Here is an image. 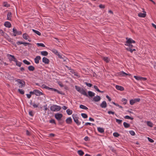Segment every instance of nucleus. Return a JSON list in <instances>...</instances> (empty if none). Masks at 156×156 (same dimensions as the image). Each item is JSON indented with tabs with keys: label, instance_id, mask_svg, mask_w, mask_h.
I'll use <instances>...</instances> for the list:
<instances>
[{
	"label": "nucleus",
	"instance_id": "14",
	"mask_svg": "<svg viewBox=\"0 0 156 156\" xmlns=\"http://www.w3.org/2000/svg\"><path fill=\"white\" fill-rule=\"evenodd\" d=\"M101 98L98 95H97L94 97L93 99V101L95 102H98L100 100Z\"/></svg>",
	"mask_w": 156,
	"mask_h": 156
},
{
	"label": "nucleus",
	"instance_id": "12",
	"mask_svg": "<svg viewBox=\"0 0 156 156\" xmlns=\"http://www.w3.org/2000/svg\"><path fill=\"white\" fill-rule=\"evenodd\" d=\"M100 107L102 108H106L107 106V104L105 101H103L100 105Z\"/></svg>",
	"mask_w": 156,
	"mask_h": 156
},
{
	"label": "nucleus",
	"instance_id": "48",
	"mask_svg": "<svg viewBox=\"0 0 156 156\" xmlns=\"http://www.w3.org/2000/svg\"><path fill=\"white\" fill-rule=\"evenodd\" d=\"M134 77L136 79L138 80H141V77L140 76H134Z\"/></svg>",
	"mask_w": 156,
	"mask_h": 156
},
{
	"label": "nucleus",
	"instance_id": "32",
	"mask_svg": "<svg viewBox=\"0 0 156 156\" xmlns=\"http://www.w3.org/2000/svg\"><path fill=\"white\" fill-rule=\"evenodd\" d=\"M16 63V65L19 67H20L22 64V62L18 61L17 60L15 62Z\"/></svg>",
	"mask_w": 156,
	"mask_h": 156
},
{
	"label": "nucleus",
	"instance_id": "54",
	"mask_svg": "<svg viewBox=\"0 0 156 156\" xmlns=\"http://www.w3.org/2000/svg\"><path fill=\"white\" fill-rule=\"evenodd\" d=\"M126 49L128 51H130L131 53H132L133 52V50H132V48H126Z\"/></svg>",
	"mask_w": 156,
	"mask_h": 156
},
{
	"label": "nucleus",
	"instance_id": "28",
	"mask_svg": "<svg viewBox=\"0 0 156 156\" xmlns=\"http://www.w3.org/2000/svg\"><path fill=\"white\" fill-rule=\"evenodd\" d=\"M102 58L107 63L108 62L110 61V60L107 57H103Z\"/></svg>",
	"mask_w": 156,
	"mask_h": 156
},
{
	"label": "nucleus",
	"instance_id": "33",
	"mask_svg": "<svg viewBox=\"0 0 156 156\" xmlns=\"http://www.w3.org/2000/svg\"><path fill=\"white\" fill-rule=\"evenodd\" d=\"M94 88L98 92L100 93H103L104 92L100 90L97 86L94 85Z\"/></svg>",
	"mask_w": 156,
	"mask_h": 156
},
{
	"label": "nucleus",
	"instance_id": "16",
	"mask_svg": "<svg viewBox=\"0 0 156 156\" xmlns=\"http://www.w3.org/2000/svg\"><path fill=\"white\" fill-rule=\"evenodd\" d=\"M115 88L117 90H119L121 91H123L124 90L123 87L119 85H116Z\"/></svg>",
	"mask_w": 156,
	"mask_h": 156
},
{
	"label": "nucleus",
	"instance_id": "21",
	"mask_svg": "<svg viewBox=\"0 0 156 156\" xmlns=\"http://www.w3.org/2000/svg\"><path fill=\"white\" fill-rule=\"evenodd\" d=\"M28 69L30 71H33L35 70V67L32 66H30L28 67Z\"/></svg>",
	"mask_w": 156,
	"mask_h": 156
},
{
	"label": "nucleus",
	"instance_id": "50",
	"mask_svg": "<svg viewBox=\"0 0 156 156\" xmlns=\"http://www.w3.org/2000/svg\"><path fill=\"white\" fill-rule=\"evenodd\" d=\"M44 86L43 87L44 88L47 89L48 90H51V88H50L46 85H43L42 86Z\"/></svg>",
	"mask_w": 156,
	"mask_h": 156
},
{
	"label": "nucleus",
	"instance_id": "4",
	"mask_svg": "<svg viewBox=\"0 0 156 156\" xmlns=\"http://www.w3.org/2000/svg\"><path fill=\"white\" fill-rule=\"evenodd\" d=\"M55 116L56 119L58 121H59L61 120L63 116V115L62 114L57 113L55 114Z\"/></svg>",
	"mask_w": 156,
	"mask_h": 156
},
{
	"label": "nucleus",
	"instance_id": "38",
	"mask_svg": "<svg viewBox=\"0 0 156 156\" xmlns=\"http://www.w3.org/2000/svg\"><path fill=\"white\" fill-rule=\"evenodd\" d=\"M113 135L114 136L118 137L120 136V135L117 132H115L113 133Z\"/></svg>",
	"mask_w": 156,
	"mask_h": 156
},
{
	"label": "nucleus",
	"instance_id": "31",
	"mask_svg": "<svg viewBox=\"0 0 156 156\" xmlns=\"http://www.w3.org/2000/svg\"><path fill=\"white\" fill-rule=\"evenodd\" d=\"M32 31L36 34H37L39 36L41 35V33L39 31L35 30L34 29H32Z\"/></svg>",
	"mask_w": 156,
	"mask_h": 156
},
{
	"label": "nucleus",
	"instance_id": "3",
	"mask_svg": "<svg viewBox=\"0 0 156 156\" xmlns=\"http://www.w3.org/2000/svg\"><path fill=\"white\" fill-rule=\"evenodd\" d=\"M72 117L74 121L75 122L76 124L79 125L80 124V122H79L78 120V117L77 114H73L72 115Z\"/></svg>",
	"mask_w": 156,
	"mask_h": 156
},
{
	"label": "nucleus",
	"instance_id": "42",
	"mask_svg": "<svg viewBox=\"0 0 156 156\" xmlns=\"http://www.w3.org/2000/svg\"><path fill=\"white\" fill-rule=\"evenodd\" d=\"M124 118L126 119H130L131 120H133V118L131 117L128 115L125 116L124 117Z\"/></svg>",
	"mask_w": 156,
	"mask_h": 156
},
{
	"label": "nucleus",
	"instance_id": "24",
	"mask_svg": "<svg viewBox=\"0 0 156 156\" xmlns=\"http://www.w3.org/2000/svg\"><path fill=\"white\" fill-rule=\"evenodd\" d=\"M123 126L125 128H128L130 126V125L129 124L126 123V122H124L123 123Z\"/></svg>",
	"mask_w": 156,
	"mask_h": 156
},
{
	"label": "nucleus",
	"instance_id": "57",
	"mask_svg": "<svg viewBox=\"0 0 156 156\" xmlns=\"http://www.w3.org/2000/svg\"><path fill=\"white\" fill-rule=\"evenodd\" d=\"M108 113L109 114H112L113 115L115 114V112H112V111H108Z\"/></svg>",
	"mask_w": 156,
	"mask_h": 156
},
{
	"label": "nucleus",
	"instance_id": "20",
	"mask_svg": "<svg viewBox=\"0 0 156 156\" xmlns=\"http://www.w3.org/2000/svg\"><path fill=\"white\" fill-rule=\"evenodd\" d=\"M88 96H89L90 97H93L94 96L95 94L94 93L90 91H88Z\"/></svg>",
	"mask_w": 156,
	"mask_h": 156
},
{
	"label": "nucleus",
	"instance_id": "45",
	"mask_svg": "<svg viewBox=\"0 0 156 156\" xmlns=\"http://www.w3.org/2000/svg\"><path fill=\"white\" fill-rule=\"evenodd\" d=\"M127 100L125 98H123L122 99V102H124L123 104L125 105L126 104Z\"/></svg>",
	"mask_w": 156,
	"mask_h": 156
},
{
	"label": "nucleus",
	"instance_id": "34",
	"mask_svg": "<svg viewBox=\"0 0 156 156\" xmlns=\"http://www.w3.org/2000/svg\"><path fill=\"white\" fill-rule=\"evenodd\" d=\"M75 87L76 90L79 92H80V91L82 89V88H81L80 87L77 86H75Z\"/></svg>",
	"mask_w": 156,
	"mask_h": 156
},
{
	"label": "nucleus",
	"instance_id": "10",
	"mask_svg": "<svg viewBox=\"0 0 156 156\" xmlns=\"http://www.w3.org/2000/svg\"><path fill=\"white\" fill-rule=\"evenodd\" d=\"M28 43L26 42H23L21 41H18L16 42V44L18 45H19L21 44H23L25 46H26L27 45H28V44H28Z\"/></svg>",
	"mask_w": 156,
	"mask_h": 156
},
{
	"label": "nucleus",
	"instance_id": "44",
	"mask_svg": "<svg viewBox=\"0 0 156 156\" xmlns=\"http://www.w3.org/2000/svg\"><path fill=\"white\" fill-rule=\"evenodd\" d=\"M116 122H117L119 124H121L122 121V120L119 119H115Z\"/></svg>",
	"mask_w": 156,
	"mask_h": 156
},
{
	"label": "nucleus",
	"instance_id": "6",
	"mask_svg": "<svg viewBox=\"0 0 156 156\" xmlns=\"http://www.w3.org/2000/svg\"><path fill=\"white\" fill-rule=\"evenodd\" d=\"M8 57L10 61H13L15 62L16 61L17 59L14 55H8Z\"/></svg>",
	"mask_w": 156,
	"mask_h": 156
},
{
	"label": "nucleus",
	"instance_id": "58",
	"mask_svg": "<svg viewBox=\"0 0 156 156\" xmlns=\"http://www.w3.org/2000/svg\"><path fill=\"white\" fill-rule=\"evenodd\" d=\"M148 141L151 143H152L154 142V141L153 140H152V139H151L149 137H148Z\"/></svg>",
	"mask_w": 156,
	"mask_h": 156
},
{
	"label": "nucleus",
	"instance_id": "52",
	"mask_svg": "<svg viewBox=\"0 0 156 156\" xmlns=\"http://www.w3.org/2000/svg\"><path fill=\"white\" fill-rule=\"evenodd\" d=\"M85 84H86L87 86L89 87H92V84H91V83H87V82H85Z\"/></svg>",
	"mask_w": 156,
	"mask_h": 156
},
{
	"label": "nucleus",
	"instance_id": "35",
	"mask_svg": "<svg viewBox=\"0 0 156 156\" xmlns=\"http://www.w3.org/2000/svg\"><path fill=\"white\" fill-rule=\"evenodd\" d=\"M66 112L68 115H70L72 114L73 111L72 110H70L69 109L66 110Z\"/></svg>",
	"mask_w": 156,
	"mask_h": 156
},
{
	"label": "nucleus",
	"instance_id": "2",
	"mask_svg": "<svg viewBox=\"0 0 156 156\" xmlns=\"http://www.w3.org/2000/svg\"><path fill=\"white\" fill-rule=\"evenodd\" d=\"M61 109V107L57 105H53L50 108L51 110L53 112L59 111Z\"/></svg>",
	"mask_w": 156,
	"mask_h": 156
},
{
	"label": "nucleus",
	"instance_id": "53",
	"mask_svg": "<svg viewBox=\"0 0 156 156\" xmlns=\"http://www.w3.org/2000/svg\"><path fill=\"white\" fill-rule=\"evenodd\" d=\"M49 122H50V123H54L55 124H56L55 122V121L54 119H51L49 121Z\"/></svg>",
	"mask_w": 156,
	"mask_h": 156
},
{
	"label": "nucleus",
	"instance_id": "1",
	"mask_svg": "<svg viewBox=\"0 0 156 156\" xmlns=\"http://www.w3.org/2000/svg\"><path fill=\"white\" fill-rule=\"evenodd\" d=\"M126 39L127 40V41H126V44H125V45L128 46L129 47V48H132L133 46L132 44V43H135L136 42L135 41L130 38H128V37H126Z\"/></svg>",
	"mask_w": 156,
	"mask_h": 156
},
{
	"label": "nucleus",
	"instance_id": "19",
	"mask_svg": "<svg viewBox=\"0 0 156 156\" xmlns=\"http://www.w3.org/2000/svg\"><path fill=\"white\" fill-rule=\"evenodd\" d=\"M66 122L67 124H70L72 122V119L71 117H69L66 119Z\"/></svg>",
	"mask_w": 156,
	"mask_h": 156
},
{
	"label": "nucleus",
	"instance_id": "46",
	"mask_svg": "<svg viewBox=\"0 0 156 156\" xmlns=\"http://www.w3.org/2000/svg\"><path fill=\"white\" fill-rule=\"evenodd\" d=\"M37 44L39 46H41L43 47H45V45L43 43H37Z\"/></svg>",
	"mask_w": 156,
	"mask_h": 156
},
{
	"label": "nucleus",
	"instance_id": "9",
	"mask_svg": "<svg viewBox=\"0 0 156 156\" xmlns=\"http://www.w3.org/2000/svg\"><path fill=\"white\" fill-rule=\"evenodd\" d=\"M12 31L14 33L16 34L17 35H20L22 34V33L21 31H17V30L15 28L13 29Z\"/></svg>",
	"mask_w": 156,
	"mask_h": 156
},
{
	"label": "nucleus",
	"instance_id": "17",
	"mask_svg": "<svg viewBox=\"0 0 156 156\" xmlns=\"http://www.w3.org/2000/svg\"><path fill=\"white\" fill-rule=\"evenodd\" d=\"M4 25L5 27L8 28H10L11 26V24L10 22L8 21L5 22L4 23Z\"/></svg>",
	"mask_w": 156,
	"mask_h": 156
},
{
	"label": "nucleus",
	"instance_id": "37",
	"mask_svg": "<svg viewBox=\"0 0 156 156\" xmlns=\"http://www.w3.org/2000/svg\"><path fill=\"white\" fill-rule=\"evenodd\" d=\"M23 62L25 63V64L27 65H29L30 64V63L28 61L26 60H24L23 61Z\"/></svg>",
	"mask_w": 156,
	"mask_h": 156
},
{
	"label": "nucleus",
	"instance_id": "51",
	"mask_svg": "<svg viewBox=\"0 0 156 156\" xmlns=\"http://www.w3.org/2000/svg\"><path fill=\"white\" fill-rule=\"evenodd\" d=\"M129 133L131 135L134 136L135 135V133L133 130L129 131Z\"/></svg>",
	"mask_w": 156,
	"mask_h": 156
},
{
	"label": "nucleus",
	"instance_id": "22",
	"mask_svg": "<svg viewBox=\"0 0 156 156\" xmlns=\"http://www.w3.org/2000/svg\"><path fill=\"white\" fill-rule=\"evenodd\" d=\"M51 91H54L57 92L58 94H63V93L62 91H59L56 89L51 88Z\"/></svg>",
	"mask_w": 156,
	"mask_h": 156
},
{
	"label": "nucleus",
	"instance_id": "39",
	"mask_svg": "<svg viewBox=\"0 0 156 156\" xmlns=\"http://www.w3.org/2000/svg\"><path fill=\"white\" fill-rule=\"evenodd\" d=\"M18 92L21 94H23L24 93V91L22 89H18Z\"/></svg>",
	"mask_w": 156,
	"mask_h": 156
},
{
	"label": "nucleus",
	"instance_id": "41",
	"mask_svg": "<svg viewBox=\"0 0 156 156\" xmlns=\"http://www.w3.org/2000/svg\"><path fill=\"white\" fill-rule=\"evenodd\" d=\"M147 124L148 126L150 127H152L153 126V124L150 121H147Z\"/></svg>",
	"mask_w": 156,
	"mask_h": 156
},
{
	"label": "nucleus",
	"instance_id": "13",
	"mask_svg": "<svg viewBox=\"0 0 156 156\" xmlns=\"http://www.w3.org/2000/svg\"><path fill=\"white\" fill-rule=\"evenodd\" d=\"M42 62L46 64H48L49 63V60L47 58L44 57L42 58Z\"/></svg>",
	"mask_w": 156,
	"mask_h": 156
},
{
	"label": "nucleus",
	"instance_id": "18",
	"mask_svg": "<svg viewBox=\"0 0 156 156\" xmlns=\"http://www.w3.org/2000/svg\"><path fill=\"white\" fill-rule=\"evenodd\" d=\"M80 93L81 94L87 97H88V95L87 94V93H86V91L83 88H82Z\"/></svg>",
	"mask_w": 156,
	"mask_h": 156
},
{
	"label": "nucleus",
	"instance_id": "62",
	"mask_svg": "<svg viewBox=\"0 0 156 156\" xmlns=\"http://www.w3.org/2000/svg\"><path fill=\"white\" fill-rule=\"evenodd\" d=\"M28 44H28V46L29 48L30 49L32 47V44L30 43H28Z\"/></svg>",
	"mask_w": 156,
	"mask_h": 156
},
{
	"label": "nucleus",
	"instance_id": "56",
	"mask_svg": "<svg viewBox=\"0 0 156 156\" xmlns=\"http://www.w3.org/2000/svg\"><path fill=\"white\" fill-rule=\"evenodd\" d=\"M84 140L86 141H88L89 140V138L87 136H86L84 138Z\"/></svg>",
	"mask_w": 156,
	"mask_h": 156
},
{
	"label": "nucleus",
	"instance_id": "30",
	"mask_svg": "<svg viewBox=\"0 0 156 156\" xmlns=\"http://www.w3.org/2000/svg\"><path fill=\"white\" fill-rule=\"evenodd\" d=\"M78 153L81 156H83L84 154V152L81 150L78 151Z\"/></svg>",
	"mask_w": 156,
	"mask_h": 156
},
{
	"label": "nucleus",
	"instance_id": "43",
	"mask_svg": "<svg viewBox=\"0 0 156 156\" xmlns=\"http://www.w3.org/2000/svg\"><path fill=\"white\" fill-rule=\"evenodd\" d=\"M3 5L4 6L6 7H9L10 6V5L9 4H8L6 2H4Z\"/></svg>",
	"mask_w": 156,
	"mask_h": 156
},
{
	"label": "nucleus",
	"instance_id": "64",
	"mask_svg": "<svg viewBox=\"0 0 156 156\" xmlns=\"http://www.w3.org/2000/svg\"><path fill=\"white\" fill-rule=\"evenodd\" d=\"M44 110L46 111L48 110L47 105H46L44 106Z\"/></svg>",
	"mask_w": 156,
	"mask_h": 156
},
{
	"label": "nucleus",
	"instance_id": "40",
	"mask_svg": "<svg viewBox=\"0 0 156 156\" xmlns=\"http://www.w3.org/2000/svg\"><path fill=\"white\" fill-rule=\"evenodd\" d=\"M81 115L84 119L87 118L88 117L87 115L85 113H82L81 114Z\"/></svg>",
	"mask_w": 156,
	"mask_h": 156
},
{
	"label": "nucleus",
	"instance_id": "23",
	"mask_svg": "<svg viewBox=\"0 0 156 156\" xmlns=\"http://www.w3.org/2000/svg\"><path fill=\"white\" fill-rule=\"evenodd\" d=\"M23 38L25 40L28 39V38L29 37V36L26 33H24L23 34Z\"/></svg>",
	"mask_w": 156,
	"mask_h": 156
},
{
	"label": "nucleus",
	"instance_id": "49",
	"mask_svg": "<svg viewBox=\"0 0 156 156\" xmlns=\"http://www.w3.org/2000/svg\"><path fill=\"white\" fill-rule=\"evenodd\" d=\"M110 150L112 151L113 152H115V151L114 149V148L112 146H109Z\"/></svg>",
	"mask_w": 156,
	"mask_h": 156
},
{
	"label": "nucleus",
	"instance_id": "5",
	"mask_svg": "<svg viewBox=\"0 0 156 156\" xmlns=\"http://www.w3.org/2000/svg\"><path fill=\"white\" fill-rule=\"evenodd\" d=\"M17 81L18 82V84L20 85L19 86L20 88H22L23 87L25 86V81H23L22 82L21 80L20 79L18 80Z\"/></svg>",
	"mask_w": 156,
	"mask_h": 156
},
{
	"label": "nucleus",
	"instance_id": "36",
	"mask_svg": "<svg viewBox=\"0 0 156 156\" xmlns=\"http://www.w3.org/2000/svg\"><path fill=\"white\" fill-rule=\"evenodd\" d=\"M51 51L54 53L56 55H57L59 53L58 52V51L55 49H53L51 50Z\"/></svg>",
	"mask_w": 156,
	"mask_h": 156
},
{
	"label": "nucleus",
	"instance_id": "60",
	"mask_svg": "<svg viewBox=\"0 0 156 156\" xmlns=\"http://www.w3.org/2000/svg\"><path fill=\"white\" fill-rule=\"evenodd\" d=\"M99 7L100 8H105V6L104 5H102V4H101V5H99Z\"/></svg>",
	"mask_w": 156,
	"mask_h": 156
},
{
	"label": "nucleus",
	"instance_id": "25",
	"mask_svg": "<svg viewBox=\"0 0 156 156\" xmlns=\"http://www.w3.org/2000/svg\"><path fill=\"white\" fill-rule=\"evenodd\" d=\"M41 54L43 56H46L48 55V52L46 51H43L41 52Z\"/></svg>",
	"mask_w": 156,
	"mask_h": 156
},
{
	"label": "nucleus",
	"instance_id": "11",
	"mask_svg": "<svg viewBox=\"0 0 156 156\" xmlns=\"http://www.w3.org/2000/svg\"><path fill=\"white\" fill-rule=\"evenodd\" d=\"M41 59V57L39 56H37L34 59L35 62L36 64L39 63V60Z\"/></svg>",
	"mask_w": 156,
	"mask_h": 156
},
{
	"label": "nucleus",
	"instance_id": "61",
	"mask_svg": "<svg viewBox=\"0 0 156 156\" xmlns=\"http://www.w3.org/2000/svg\"><path fill=\"white\" fill-rule=\"evenodd\" d=\"M106 97L108 99V101H111V98L108 95L106 96Z\"/></svg>",
	"mask_w": 156,
	"mask_h": 156
},
{
	"label": "nucleus",
	"instance_id": "8",
	"mask_svg": "<svg viewBox=\"0 0 156 156\" xmlns=\"http://www.w3.org/2000/svg\"><path fill=\"white\" fill-rule=\"evenodd\" d=\"M118 74L121 76H124L127 75L130 76L131 75L130 74L126 73L122 71L119 73Z\"/></svg>",
	"mask_w": 156,
	"mask_h": 156
},
{
	"label": "nucleus",
	"instance_id": "7",
	"mask_svg": "<svg viewBox=\"0 0 156 156\" xmlns=\"http://www.w3.org/2000/svg\"><path fill=\"white\" fill-rule=\"evenodd\" d=\"M35 94L37 96H40L41 95H43L44 94L38 90H34Z\"/></svg>",
	"mask_w": 156,
	"mask_h": 156
},
{
	"label": "nucleus",
	"instance_id": "47",
	"mask_svg": "<svg viewBox=\"0 0 156 156\" xmlns=\"http://www.w3.org/2000/svg\"><path fill=\"white\" fill-rule=\"evenodd\" d=\"M135 103V101H134V99H131L130 100V104L131 105H133Z\"/></svg>",
	"mask_w": 156,
	"mask_h": 156
},
{
	"label": "nucleus",
	"instance_id": "27",
	"mask_svg": "<svg viewBox=\"0 0 156 156\" xmlns=\"http://www.w3.org/2000/svg\"><path fill=\"white\" fill-rule=\"evenodd\" d=\"M138 16L140 17H144L146 16V14L145 13H140L138 14Z\"/></svg>",
	"mask_w": 156,
	"mask_h": 156
},
{
	"label": "nucleus",
	"instance_id": "15",
	"mask_svg": "<svg viewBox=\"0 0 156 156\" xmlns=\"http://www.w3.org/2000/svg\"><path fill=\"white\" fill-rule=\"evenodd\" d=\"M12 17V13L11 12H8L7 15V20H11V17Z\"/></svg>",
	"mask_w": 156,
	"mask_h": 156
},
{
	"label": "nucleus",
	"instance_id": "55",
	"mask_svg": "<svg viewBox=\"0 0 156 156\" xmlns=\"http://www.w3.org/2000/svg\"><path fill=\"white\" fill-rule=\"evenodd\" d=\"M74 74L75 76L78 77H80V76L78 73L75 72L74 73Z\"/></svg>",
	"mask_w": 156,
	"mask_h": 156
},
{
	"label": "nucleus",
	"instance_id": "29",
	"mask_svg": "<svg viewBox=\"0 0 156 156\" xmlns=\"http://www.w3.org/2000/svg\"><path fill=\"white\" fill-rule=\"evenodd\" d=\"M80 107L81 108L85 110H87L88 109V108L87 107L82 105H80Z\"/></svg>",
	"mask_w": 156,
	"mask_h": 156
},
{
	"label": "nucleus",
	"instance_id": "63",
	"mask_svg": "<svg viewBox=\"0 0 156 156\" xmlns=\"http://www.w3.org/2000/svg\"><path fill=\"white\" fill-rule=\"evenodd\" d=\"M58 121V123H59V124H60V125H62L63 123V122L64 121H62V120H60L59 121Z\"/></svg>",
	"mask_w": 156,
	"mask_h": 156
},
{
	"label": "nucleus",
	"instance_id": "26",
	"mask_svg": "<svg viewBox=\"0 0 156 156\" xmlns=\"http://www.w3.org/2000/svg\"><path fill=\"white\" fill-rule=\"evenodd\" d=\"M98 130L100 133H103L104 132V129L103 128L101 127H98Z\"/></svg>",
	"mask_w": 156,
	"mask_h": 156
},
{
	"label": "nucleus",
	"instance_id": "59",
	"mask_svg": "<svg viewBox=\"0 0 156 156\" xmlns=\"http://www.w3.org/2000/svg\"><path fill=\"white\" fill-rule=\"evenodd\" d=\"M135 103L137 102H139L140 101V99L139 98H136L134 99Z\"/></svg>",
	"mask_w": 156,
	"mask_h": 156
}]
</instances>
